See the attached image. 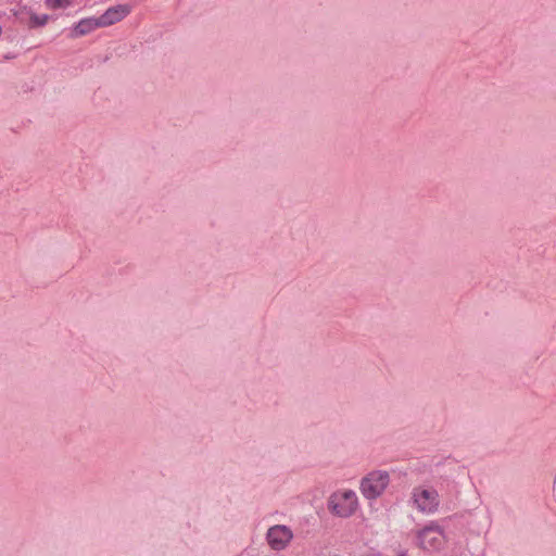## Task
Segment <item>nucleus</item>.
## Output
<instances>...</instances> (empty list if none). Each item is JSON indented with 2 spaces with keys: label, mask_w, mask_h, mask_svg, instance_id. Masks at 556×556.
<instances>
[{
  "label": "nucleus",
  "mask_w": 556,
  "mask_h": 556,
  "mask_svg": "<svg viewBox=\"0 0 556 556\" xmlns=\"http://www.w3.org/2000/svg\"><path fill=\"white\" fill-rule=\"evenodd\" d=\"M48 20H49V16L47 14H43V15L31 14L30 26L31 27L45 26L47 24Z\"/></svg>",
  "instance_id": "6e6552de"
},
{
  "label": "nucleus",
  "mask_w": 556,
  "mask_h": 556,
  "mask_svg": "<svg viewBox=\"0 0 556 556\" xmlns=\"http://www.w3.org/2000/svg\"><path fill=\"white\" fill-rule=\"evenodd\" d=\"M130 13V7L127 4H117L109 8L102 15L99 16L100 26L105 27L113 25Z\"/></svg>",
  "instance_id": "423d86ee"
},
{
  "label": "nucleus",
  "mask_w": 556,
  "mask_h": 556,
  "mask_svg": "<svg viewBox=\"0 0 556 556\" xmlns=\"http://www.w3.org/2000/svg\"><path fill=\"white\" fill-rule=\"evenodd\" d=\"M417 542L422 549L438 551L443 546L445 535L442 528L432 521L418 531Z\"/></svg>",
  "instance_id": "7ed1b4c3"
},
{
  "label": "nucleus",
  "mask_w": 556,
  "mask_h": 556,
  "mask_svg": "<svg viewBox=\"0 0 556 556\" xmlns=\"http://www.w3.org/2000/svg\"><path fill=\"white\" fill-rule=\"evenodd\" d=\"M47 5L52 9H59L67 5L70 3L68 0H46Z\"/></svg>",
  "instance_id": "1a4fd4ad"
},
{
  "label": "nucleus",
  "mask_w": 556,
  "mask_h": 556,
  "mask_svg": "<svg viewBox=\"0 0 556 556\" xmlns=\"http://www.w3.org/2000/svg\"><path fill=\"white\" fill-rule=\"evenodd\" d=\"M389 482L390 476L388 471H371L362 479L361 492L367 500H376L384 492Z\"/></svg>",
  "instance_id": "f257e3e1"
},
{
  "label": "nucleus",
  "mask_w": 556,
  "mask_h": 556,
  "mask_svg": "<svg viewBox=\"0 0 556 556\" xmlns=\"http://www.w3.org/2000/svg\"><path fill=\"white\" fill-rule=\"evenodd\" d=\"M357 496L354 491L346 490L342 493H334L329 497V510L342 518L350 517L357 508Z\"/></svg>",
  "instance_id": "f03ea898"
},
{
  "label": "nucleus",
  "mask_w": 556,
  "mask_h": 556,
  "mask_svg": "<svg viewBox=\"0 0 556 556\" xmlns=\"http://www.w3.org/2000/svg\"><path fill=\"white\" fill-rule=\"evenodd\" d=\"M98 27H101L99 17L84 18L75 25L74 29L72 30V37L75 38L87 35Z\"/></svg>",
  "instance_id": "0eeeda50"
},
{
  "label": "nucleus",
  "mask_w": 556,
  "mask_h": 556,
  "mask_svg": "<svg viewBox=\"0 0 556 556\" xmlns=\"http://www.w3.org/2000/svg\"><path fill=\"white\" fill-rule=\"evenodd\" d=\"M400 556H406V553H402Z\"/></svg>",
  "instance_id": "9d476101"
},
{
  "label": "nucleus",
  "mask_w": 556,
  "mask_h": 556,
  "mask_svg": "<svg viewBox=\"0 0 556 556\" xmlns=\"http://www.w3.org/2000/svg\"><path fill=\"white\" fill-rule=\"evenodd\" d=\"M413 502L416 508L426 514H432L437 511L440 501L437 490L430 488L425 489L421 486L414 488L412 493Z\"/></svg>",
  "instance_id": "20e7f679"
},
{
  "label": "nucleus",
  "mask_w": 556,
  "mask_h": 556,
  "mask_svg": "<svg viewBox=\"0 0 556 556\" xmlns=\"http://www.w3.org/2000/svg\"><path fill=\"white\" fill-rule=\"evenodd\" d=\"M293 539L292 530L285 525L270 527L266 533V540L271 549L280 552L287 548Z\"/></svg>",
  "instance_id": "39448f33"
}]
</instances>
